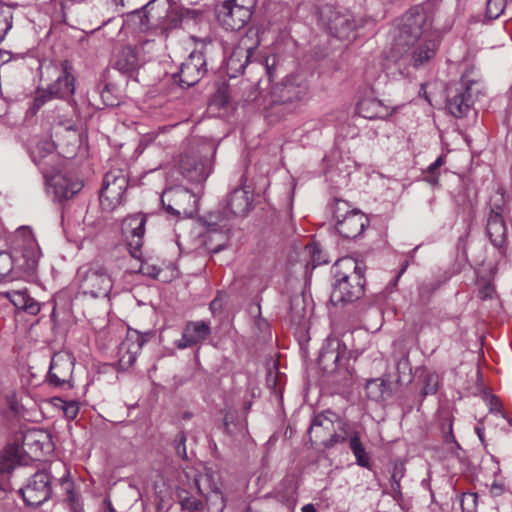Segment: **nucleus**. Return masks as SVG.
Returning <instances> with one entry per match:
<instances>
[{"instance_id":"9","label":"nucleus","mask_w":512,"mask_h":512,"mask_svg":"<svg viewBox=\"0 0 512 512\" xmlns=\"http://www.w3.org/2000/svg\"><path fill=\"white\" fill-rule=\"evenodd\" d=\"M161 204L168 214L186 218L197 213L198 198L189 189L176 186L163 191Z\"/></svg>"},{"instance_id":"52","label":"nucleus","mask_w":512,"mask_h":512,"mask_svg":"<svg viewBox=\"0 0 512 512\" xmlns=\"http://www.w3.org/2000/svg\"><path fill=\"white\" fill-rule=\"evenodd\" d=\"M222 2L242 9H246L252 13L257 4V0H222Z\"/></svg>"},{"instance_id":"13","label":"nucleus","mask_w":512,"mask_h":512,"mask_svg":"<svg viewBox=\"0 0 512 512\" xmlns=\"http://www.w3.org/2000/svg\"><path fill=\"white\" fill-rule=\"evenodd\" d=\"M75 359L72 354L65 351L53 355L47 375V382L57 388H73V370Z\"/></svg>"},{"instance_id":"37","label":"nucleus","mask_w":512,"mask_h":512,"mask_svg":"<svg viewBox=\"0 0 512 512\" xmlns=\"http://www.w3.org/2000/svg\"><path fill=\"white\" fill-rule=\"evenodd\" d=\"M179 503L183 510L187 512H203L205 509L202 500L189 495L187 492L179 494Z\"/></svg>"},{"instance_id":"47","label":"nucleus","mask_w":512,"mask_h":512,"mask_svg":"<svg viewBox=\"0 0 512 512\" xmlns=\"http://www.w3.org/2000/svg\"><path fill=\"white\" fill-rule=\"evenodd\" d=\"M384 381L379 379L370 380L366 385V391L370 398L378 399L383 395Z\"/></svg>"},{"instance_id":"36","label":"nucleus","mask_w":512,"mask_h":512,"mask_svg":"<svg viewBox=\"0 0 512 512\" xmlns=\"http://www.w3.org/2000/svg\"><path fill=\"white\" fill-rule=\"evenodd\" d=\"M13 26V9L11 6L0 2V42L3 41L8 31Z\"/></svg>"},{"instance_id":"30","label":"nucleus","mask_w":512,"mask_h":512,"mask_svg":"<svg viewBox=\"0 0 512 512\" xmlns=\"http://www.w3.org/2000/svg\"><path fill=\"white\" fill-rule=\"evenodd\" d=\"M2 294L10 300V302L25 312L36 315L40 311L39 304L27 294V289L10 290L2 292Z\"/></svg>"},{"instance_id":"40","label":"nucleus","mask_w":512,"mask_h":512,"mask_svg":"<svg viewBox=\"0 0 512 512\" xmlns=\"http://www.w3.org/2000/svg\"><path fill=\"white\" fill-rule=\"evenodd\" d=\"M230 100V90L229 86L225 83H222L218 86L216 92L212 97V102L218 107H224L229 103Z\"/></svg>"},{"instance_id":"61","label":"nucleus","mask_w":512,"mask_h":512,"mask_svg":"<svg viewBox=\"0 0 512 512\" xmlns=\"http://www.w3.org/2000/svg\"><path fill=\"white\" fill-rule=\"evenodd\" d=\"M426 181L431 185H436L438 183V176L435 173L429 174L426 177Z\"/></svg>"},{"instance_id":"60","label":"nucleus","mask_w":512,"mask_h":512,"mask_svg":"<svg viewBox=\"0 0 512 512\" xmlns=\"http://www.w3.org/2000/svg\"><path fill=\"white\" fill-rule=\"evenodd\" d=\"M210 308L212 311L220 310L222 308L221 296L218 295L211 303Z\"/></svg>"},{"instance_id":"57","label":"nucleus","mask_w":512,"mask_h":512,"mask_svg":"<svg viewBox=\"0 0 512 512\" xmlns=\"http://www.w3.org/2000/svg\"><path fill=\"white\" fill-rule=\"evenodd\" d=\"M504 491V484L496 479L491 484V493L498 496Z\"/></svg>"},{"instance_id":"22","label":"nucleus","mask_w":512,"mask_h":512,"mask_svg":"<svg viewBox=\"0 0 512 512\" xmlns=\"http://www.w3.org/2000/svg\"><path fill=\"white\" fill-rule=\"evenodd\" d=\"M48 192L52 193L58 201L67 200L78 193L83 183L77 179L63 174H57L47 179Z\"/></svg>"},{"instance_id":"10","label":"nucleus","mask_w":512,"mask_h":512,"mask_svg":"<svg viewBox=\"0 0 512 512\" xmlns=\"http://www.w3.org/2000/svg\"><path fill=\"white\" fill-rule=\"evenodd\" d=\"M336 229L344 237L353 239L362 234L368 225V218L359 210L350 209L348 202L337 200L333 209Z\"/></svg>"},{"instance_id":"38","label":"nucleus","mask_w":512,"mask_h":512,"mask_svg":"<svg viewBox=\"0 0 512 512\" xmlns=\"http://www.w3.org/2000/svg\"><path fill=\"white\" fill-rule=\"evenodd\" d=\"M439 283L434 280L423 281L418 286L419 300L422 304L429 302L431 295L438 289Z\"/></svg>"},{"instance_id":"51","label":"nucleus","mask_w":512,"mask_h":512,"mask_svg":"<svg viewBox=\"0 0 512 512\" xmlns=\"http://www.w3.org/2000/svg\"><path fill=\"white\" fill-rule=\"evenodd\" d=\"M102 102L105 106L114 107L118 105V100L112 94V89L109 85H106L100 93Z\"/></svg>"},{"instance_id":"16","label":"nucleus","mask_w":512,"mask_h":512,"mask_svg":"<svg viewBox=\"0 0 512 512\" xmlns=\"http://www.w3.org/2000/svg\"><path fill=\"white\" fill-rule=\"evenodd\" d=\"M207 72L205 56L200 51H193L181 64L180 71L174 78L182 87L195 85Z\"/></svg>"},{"instance_id":"44","label":"nucleus","mask_w":512,"mask_h":512,"mask_svg":"<svg viewBox=\"0 0 512 512\" xmlns=\"http://www.w3.org/2000/svg\"><path fill=\"white\" fill-rule=\"evenodd\" d=\"M480 468L485 473L490 474L494 477L499 475L501 472L499 462L495 459L493 455H488L487 457L483 458L481 461Z\"/></svg>"},{"instance_id":"23","label":"nucleus","mask_w":512,"mask_h":512,"mask_svg":"<svg viewBox=\"0 0 512 512\" xmlns=\"http://www.w3.org/2000/svg\"><path fill=\"white\" fill-rule=\"evenodd\" d=\"M211 334V327L205 321H188L182 337L175 341L178 349H186L204 342Z\"/></svg>"},{"instance_id":"64","label":"nucleus","mask_w":512,"mask_h":512,"mask_svg":"<svg viewBox=\"0 0 512 512\" xmlns=\"http://www.w3.org/2000/svg\"><path fill=\"white\" fill-rule=\"evenodd\" d=\"M105 505L109 512H116L110 500H105Z\"/></svg>"},{"instance_id":"20","label":"nucleus","mask_w":512,"mask_h":512,"mask_svg":"<svg viewBox=\"0 0 512 512\" xmlns=\"http://www.w3.org/2000/svg\"><path fill=\"white\" fill-rule=\"evenodd\" d=\"M16 246L24 260L21 267L26 272H33L38 264L40 250L32 231L26 228L19 229L16 235Z\"/></svg>"},{"instance_id":"15","label":"nucleus","mask_w":512,"mask_h":512,"mask_svg":"<svg viewBox=\"0 0 512 512\" xmlns=\"http://www.w3.org/2000/svg\"><path fill=\"white\" fill-rule=\"evenodd\" d=\"M20 493L27 505L40 506L50 498L52 493L49 474L45 471L36 472L27 485L20 489Z\"/></svg>"},{"instance_id":"63","label":"nucleus","mask_w":512,"mask_h":512,"mask_svg":"<svg viewBox=\"0 0 512 512\" xmlns=\"http://www.w3.org/2000/svg\"><path fill=\"white\" fill-rule=\"evenodd\" d=\"M302 512H316L315 507L313 504H306L301 509Z\"/></svg>"},{"instance_id":"55","label":"nucleus","mask_w":512,"mask_h":512,"mask_svg":"<svg viewBox=\"0 0 512 512\" xmlns=\"http://www.w3.org/2000/svg\"><path fill=\"white\" fill-rule=\"evenodd\" d=\"M494 293H495L494 286L491 283L487 282V283H484V285L479 288L478 296L482 300H486V299L492 298Z\"/></svg>"},{"instance_id":"35","label":"nucleus","mask_w":512,"mask_h":512,"mask_svg":"<svg viewBox=\"0 0 512 512\" xmlns=\"http://www.w3.org/2000/svg\"><path fill=\"white\" fill-rule=\"evenodd\" d=\"M205 508L208 512H222L225 508V499L222 492L218 489L207 492L205 495Z\"/></svg>"},{"instance_id":"14","label":"nucleus","mask_w":512,"mask_h":512,"mask_svg":"<svg viewBox=\"0 0 512 512\" xmlns=\"http://www.w3.org/2000/svg\"><path fill=\"white\" fill-rule=\"evenodd\" d=\"M75 90L74 78L64 66L55 82L47 89L38 90L34 99V108L40 109L47 101L58 98L65 99L73 95Z\"/></svg>"},{"instance_id":"46","label":"nucleus","mask_w":512,"mask_h":512,"mask_svg":"<svg viewBox=\"0 0 512 512\" xmlns=\"http://www.w3.org/2000/svg\"><path fill=\"white\" fill-rule=\"evenodd\" d=\"M305 251L310 255L313 267L327 263V260L322 257V251L317 244L306 245Z\"/></svg>"},{"instance_id":"19","label":"nucleus","mask_w":512,"mask_h":512,"mask_svg":"<svg viewBox=\"0 0 512 512\" xmlns=\"http://www.w3.org/2000/svg\"><path fill=\"white\" fill-rule=\"evenodd\" d=\"M472 105V98L468 81L462 78L459 82L449 86L447 94V108L458 118L463 117Z\"/></svg>"},{"instance_id":"62","label":"nucleus","mask_w":512,"mask_h":512,"mask_svg":"<svg viewBox=\"0 0 512 512\" xmlns=\"http://www.w3.org/2000/svg\"><path fill=\"white\" fill-rule=\"evenodd\" d=\"M10 59V54L7 51L0 50V64L7 62Z\"/></svg>"},{"instance_id":"17","label":"nucleus","mask_w":512,"mask_h":512,"mask_svg":"<svg viewBox=\"0 0 512 512\" xmlns=\"http://www.w3.org/2000/svg\"><path fill=\"white\" fill-rule=\"evenodd\" d=\"M146 217L142 213L129 215L123 220L122 233L128 241L130 254L139 259L145 233Z\"/></svg>"},{"instance_id":"1","label":"nucleus","mask_w":512,"mask_h":512,"mask_svg":"<svg viewBox=\"0 0 512 512\" xmlns=\"http://www.w3.org/2000/svg\"><path fill=\"white\" fill-rule=\"evenodd\" d=\"M338 280L331 292L333 305H344L360 299L364 294L365 267L352 257H344L335 263Z\"/></svg>"},{"instance_id":"18","label":"nucleus","mask_w":512,"mask_h":512,"mask_svg":"<svg viewBox=\"0 0 512 512\" xmlns=\"http://www.w3.org/2000/svg\"><path fill=\"white\" fill-rule=\"evenodd\" d=\"M439 48V40L431 35L416 41L411 46H407L409 64L416 68L426 67L435 58Z\"/></svg>"},{"instance_id":"11","label":"nucleus","mask_w":512,"mask_h":512,"mask_svg":"<svg viewBox=\"0 0 512 512\" xmlns=\"http://www.w3.org/2000/svg\"><path fill=\"white\" fill-rule=\"evenodd\" d=\"M128 186V179L122 170H112L105 174L99 193L100 205L105 211L118 207Z\"/></svg>"},{"instance_id":"33","label":"nucleus","mask_w":512,"mask_h":512,"mask_svg":"<svg viewBox=\"0 0 512 512\" xmlns=\"http://www.w3.org/2000/svg\"><path fill=\"white\" fill-rule=\"evenodd\" d=\"M194 485L201 495H205L207 492L218 489L215 476L209 471L197 474L194 477Z\"/></svg>"},{"instance_id":"41","label":"nucleus","mask_w":512,"mask_h":512,"mask_svg":"<svg viewBox=\"0 0 512 512\" xmlns=\"http://www.w3.org/2000/svg\"><path fill=\"white\" fill-rule=\"evenodd\" d=\"M53 148H54L53 143H51L49 141H44L42 143H39L36 146V149L32 152L33 160L38 165H40L41 164V160L43 158H45L48 155H52L53 154Z\"/></svg>"},{"instance_id":"25","label":"nucleus","mask_w":512,"mask_h":512,"mask_svg":"<svg viewBox=\"0 0 512 512\" xmlns=\"http://www.w3.org/2000/svg\"><path fill=\"white\" fill-rule=\"evenodd\" d=\"M144 62L145 60L139 55L138 48L127 45L115 55L114 67L122 74L131 76Z\"/></svg>"},{"instance_id":"24","label":"nucleus","mask_w":512,"mask_h":512,"mask_svg":"<svg viewBox=\"0 0 512 512\" xmlns=\"http://www.w3.org/2000/svg\"><path fill=\"white\" fill-rule=\"evenodd\" d=\"M145 340L137 332L129 333L118 347V365L121 370L129 369L140 353Z\"/></svg>"},{"instance_id":"27","label":"nucleus","mask_w":512,"mask_h":512,"mask_svg":"<svg viewBox=\"0 0 512 512\" xmlns=\"http://www.w3.org/2000/svg\"><path fill=\"white\" fill-rule=\"evenodd\" d=\"M27 464V456L16 444L8 445L0 456V473H10L16 466Z\"/></svg>"},{"instance_id":"56","label":"nucleus","mask_w":512,"mask_h":512,"mask_svg":"<svg viewBox=\"0 0 512 512\" xmlns=\"http://www.w3.org/2000/svg\"><path fill=\"white\" fill-rule=\"evenodd\" d=\"M156 0H151L150 2H148L144 7H143V17L146 19V21L144 22L143 20H141L142 22V25L143 26H147L148 24V21H149V14L151 13V11L154 9V3H155Z\"/></svg>"},{"instance_id":"34","label":"nucleus","mask_w":512,"mask_h":512,"mask_svg":"<svg viewBox=\"0 0 512 512\" xmlns=\"http://www.w3.org/2000/svg\"><path fill=\"white\" fill-rule=\"evenodd\" d=\"M205 245L212 253H218L227 247L228 236L224 232L211 230L208 233Z\"/></svg>"},{"instance_id":"5","label":"nucleus","mask_w":512,"mask_h":512,"mask_svg":"<svg viewBox=\"0 0 512 512\" xmlns=\"http://www.w3.org/2000/svg\"><path fill=\"white\" fill-rule=\"evenodd\" d=\"M307 87L291 81L276 85L272 91L271 102L266 108V117L274 122L284 118L296 108V103L303 99Z\"/></svg>"},{"instance_id":"21","label":"nucleus","mask_w":512,"mask_h":512,"mask_svg":"<svg viewBox=\"0 0 512 512\" xmlns=\"http://www.w3.org/2000/svg\"><path fill=\"white\" fill-rule=\"evenodd\" d=\"M220 24L230 31H238L250 21L252 12L221 2L216 8Z\"/></svg>"},{"instance_id":"42","label":"nucleus","mask_w":512,"mask_h":512,"mask_svg":"<svg viewBox=\"0 0 512 512\" xmlns=\"http://www.w3.org/2000/svg\"><path fill=\"white\" fill-rule=\"evenodd\" d=\"M443 438L446 443L452 444V447L450 449L451 453L453 455H455V457H457L458 459H461L462 458V455H461L462 449H461L460 445L457 443V441L455 440V437L453 435L451 420H448V422H447V431L444 432Z\"/></svg>"},{"instance_id":"2","label":"nucleus","mask_w":512,"mask_h":512,"mask_svg":"<svg viewBox=\"0 0 512 512\" xmlns=\"http://www.w3.org/2000/svg\"><path fill=\"white\" fill-rule=\"evenodd\" d=\"M432 24L424 8L416 6L408 10L399 20L393 33V51L402 56L407 46L431 35Z\"/></svg>"},{"instance_id":"43","label":"nucleus","mask_w":512,"mask_h":512,"mask_svg":"<svg viewBox=\"0 0 512 512\" xmlns=\"http://www.w3.org/2000/svg\"><path fill=\"white\" fill-rule=\"evenodd\" d=\"M14 267V260L8 252H0V281L10 275Z\"/></svg>"},{"instance_id":"29","label":"nucleus","mask_w":512,"mask_h":512,"mask_svg":"<svg viewBox=\"0 0 512 512\" xmlns=\"http://www.w3.org/2000/svg\"><path fill=\"white\" fill-rule=\"evenodd\" d=\"M486 231L495 247L501 248L505 244L507 228L503 216L500 214H489Z\"/></svg>"},{"instance_id":"53","label":"nucleus","mask_w":512,"mask_h":512,"mask_svg":"<svg viewBox=\"0 0 512 512\" xmlns=\"http://www.w3.org/2000/svg\"><path fill=\"white\" fill-rule=\"evenodd\" d=\"M78 411H79V407H78L77 402H75V401L64 402L63 413L68 420L75 419L78 414Z\"/></svg>"},{"instance_id":"59","label":"nucleus","mask_w":512,"mask_h":512,"mask_svg":"<svg viewBox=\"0 0 512 512\" xmlns=\"http://www.w3.org/2000/svg\"><path fill=\"white\" fill-rule=\"evenodd\" d=\"M233 414L228 412L225 414L224 416V425L226 427V430L228 433L232 434L234 431L233 429L231 428V423L233 422Z\"/></svg>"},{"instance_id":"7","label":"nucleus","mask_w":512,"mask_h":512,"mask_svg":"<svg viewBox=\"0 0 512 512\" xmlns=\"http://www.w3.org/2000/svg\"><path fill=\"white\" fill-rule=\"evenodd\" d=\"M348 354L346 345L338 338L328 337L320 350L318 364L325 373H335L342 376L343 380H348L353 374Z\"/></svg>"},{"instance_id":"50","label":"nucleus","mask_w":512,"mask_h":512,"mask_svg":"<svg viewBox=\"0 0 512 512\" xmlns=\"http://www.w3.org/2000/svg\"><path fill=\"white\" fill-rule=\"evenodd\" d=\"M174 442H175V451H176V454L185 459L187 457V453H186V436L184 435L183 432H179L175 439H174Z\"/></svg>"},{"instance_id":"54","label":"nucleus","mask_w":512,"mask_h":512,"mask_svg":"<svg viewBox=\"0 0 512 512\" xmlns=\"http://www.w3.org/2000/svg\"><path fill=\"white\" fill-rule=\"evenodd\" d=\"M138 271L144 275H148L152 278H156L160 272V269H158L156 266L154 265H150L149 263L147 262H142L140 264V267L138 269Z\"/></svg>"},{"instance_id":"3","label":"nucleus","mask_w":512,"mask_h":512,"mask_svg":"<svg viewBox=\"0 0 512 512\" xmlns=\"http://www.w3.org/2000/svg\"><path fill=\"white\" fill-rule=\"evenodd\" d=\"M260 44V37L258 30L250 29L247 31L239 42L238 47L232 52L227 60V69L233 73H242L247 64L256 63L261 66L269 78L273 75V69L276 65V57L257 56V47Z\"/></svg>"},{"instance_id":"45","label":"nucleus","mask_w":512,"mask_h":512,"mask_svg":"<svg viewBox=\"0 0 512 512\" xmlns=\"http://www.w3.org/2000/svg\"><path fill=\"white\" fill-rule=\"evenodd\" d=\"M506 204L504 192L498 190L490 198V213L489 214H500L502 216L504 206Z\"/></svg>"},{"instance_id":"48","label":"nucleus","mask_w":512,"mask_h":512,"mask_svg":"<svg viewBox=\"0 0 512 512\" xmlns=\"http://www.w3.org/2000/svg\"><path fill=\"white\" fill-rule=\"evenodd\" d=\"M403 476H404L403 465H395L392 476H391V488H392L393 492L398 495L401 494L400 481Z\"/></svg>"},{"instance_id":"8","label":"nucleus","mask_w":512,"mask_h":512,"mask_svg":"<svg viewBox=\"0 0 512 512\" xmlns=\"http://www.w3.org/2000/svg\"><path fill=\"white\" fill-rule=\"evenodd\" d=\"M215 148L211 144H204L196 152L182 156L180 169L182 175L191 182L201 183L207 179L211 170V156Z\"/></svg>"},{"instance_id":"4","label":"nucleus","mask_w":512,"mask_h":512,"mask_svg":"<svg viewBox=\"0 0 512 512\" xmlns=\"http://www.w3.org/2000/svg\"><path fill=\"white\" fill-rule=\"evenodd\" d=\"M330 412L320 413L314 417L308 430L309 441L313 448L322 446L326 449L333 448L338 443L346 441L348 432L346 424L330 417Z\"/></svg>"},{"instance_id":"26","label":"nucleus","mask_w":512,"mask_h":512,"mask_svg":"<svg viewBox=\"0 0 512 512\" xmlns=\"http://www.w3.org/2000/svg\"><path fill=\"white\" fill-rule=\"evenodd\" d=\"M394 110L375 98H364L357 104V113L366 119H387Z\"/></svg>"},{"instance_id":"31","label":"nucleus","mask_w":512,"mask_h":512,"mask_svg":"<svg viewBox=\"0 0 512 512\" xmlns=\"http://www.w3.org/2000/svg\"><path fill=\"white\" fill-rule=\"evenodd\" d=\"M347 437H349V446L356 458V463L361 467H369L370 458L364 445L361 443L359 433L354 431L351 434H348Z\"/></svg>"},{"instance_id":"6","label":"nucleus","mask_w":512,"mask_h":512,"mask_svg":"<svg viewBox=\"0 0 512 512\" xmlns=\"http://www.w3.org/2000/svg\"><path fill=\"white\" fill-rule=\"evenodd\" d=\"M79 289L93 298H107L113 287V278L108 269L99 263L81 266L76 274Z\"/></svg>"},{"instance_id":"12","label":"nucleus","mask_w":512,"mask_h":512,"mask_svg":"<svg viewBox=\"0 0 512 512\" xmlns=\"http://www.w3.org/2000/svg\"><path fill=\"white\" fill-rule=\"evenodd\" d=\"M320 19L333 36L341 40H351L356 37L357 22L350 12H340L327 6L321 9Z\"/></svg>"},{"instance_id":"49","label":"nucleus","mask_w":512,"mask_h":512,"mask_svg":"<svg viewBox=\"0 0 512 512\" xmlns=\"http://www.w3.org/2000/svg\"><path fill=\"white\" fill-rule=\"evenodd\" d=\"M438 387V377L435 374H428L425 377V385L423 388V393L425 395L435 394Z\"/></svg>"},{"instance_id":"39","label":"nucleus","mask_w":512,"mask_h":512,"mask_svg":"<svg viewBox=\"0 0 512 512\" xmlns=\"http://www.w3.org/2000/svg\"><path fill=\"white\" fill-rule=\"evenodd\" d=\"M506 4L507 0H487L486 16L489 19H497L503 14Z\"/></svg>"},{"instance_id":"28","label":"nucleus","mask_w":512,"mask_h":512,"mask_svg":"<svg viewBox=\"0 0 512 512\" xmlns=\"http://www.w3.org/2000/svg\"><path fill=\"white\" fill-rule=\"evenodd\" d=\"M252 206L251 196L243 188L233 190L227 199V208L234 216L246 215Z\"/></svg>"},{"instance_id":"32","label":"nucleus","mask_w":512,"mask_h":512,"mask_svg":"<svg viewBox=\"0 0 512 512\" xmlns=\"http://www.w3.org/2000/svg\"><path fill=\"white\" fill-rule=\"evenodd\" d=\"M308 311L305 306V299L302 295H296L290 300L291 323L300 326L306 320Z\"/></svg>"},{"instance_id":"58","label":"nucleus","mask_w":512,"mask_h":512,"mask_svg":"<svg viewBox=\"0 0 512 512\" xmlns=\"http://www.w3.org/2000/svg\"><path fill=\"white\" fill-rule=\"evenodd\" d=\"M444 163L443 161V157L440 156L438 157L432 164H430L427 168V172L429 174H432V173H435V171L440 167L442 166Z\"/></svg>"}]
</instances>
